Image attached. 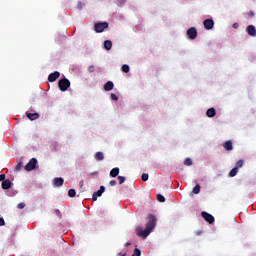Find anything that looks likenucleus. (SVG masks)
<instances>
[{
    "label": "nucleus",
    "instance_id": "nucleus-5",
    "mask_svg": "<svg viewBox=\"0 0 256 256\" xmlns=\"http://www.w3.org/2000/svg\"><path fill=\"white\" fill-rule=\"evenodd\" d=\"M201 217L204 219L207 223L213 224L215 223V217L213 215L209 214L208 212H201Z\"/></svg>",
    "mask_w": 256,
    "mask_h": 256
},
{
    "label": "nucleus",
    "instance_id": "nucleus-17",
    "mask_svg": "<svg viewBox=\"0 0 256 256\" xmlns=\"http://www.w3.org/2000/svg\"><path fill=\"white\" fill-rule=\"evenodd\" d=\"M94 158L96 159V161H103V159H105V155L103 154V152H96Z\"/></svg>",
    "mask_w": 256,
    "mask_h": 256
},
{
    "label": "nucleus",
    "instance_id": "nucleus-19",
    "mask_svg": "<svg viewBox=\"0 0 256 256\" xmlns=\"http://www.w3.org/2000/svg\"><path fill=\"white\" fill-rule=\"evenodd\" d=\"M119 175V168L116 167V168H113L111 171H110V177H117Z\"/></svg>",
    "mask_w": 256,
    "mask_h": 256
},
{
    "label": "nucleus",
    "instance_id": "nucleus-35",
    "mask_svg": "<svg viewBox=\"0 0 256 256\" xmlns=\"http://www.w3.org/2000/svg\"><path fill=\"white\" fill-rule=\"evenodd\" d=\"M83 5L84 4L81 1H79L77 4V9H80V10L83 9Z\"/></svg>",
    "mask_w": 256,
    "mask_h": 256
},
{
    "label": "nucleus",
    "instance_id": "nucleus-37",
    "mask_svg": "<svg viewBox=\"0 0 256 256\" xmlns=\"http://www.w3.org/2000/svg\"><path fill=\"white\" fill-rule=\"evenodd\" d=\"M249 17H255V13L253 11L248 12Z\"/></svg>",
    "mask_w": 256,
    "mask_h": 256
},
{
    "label": "nucleus",
    "instance_id": "nucleus-6",
    "mask_svg": "<svg viewBox=\"0 0 256 256\" xmlns=\"http://www.w3.org/2000/svg\"><path fill=\"white\" fill-rule=\"evenodd\" d=\"M186 35H187L188 39H191L192 41L194 39H197V28L192 27V28L188 29L186 32Z\"/></svg>",
    "mask_w": 256,
    "mask_h": 256
},
{
    "label": "nucleus",
    "instance_id": "nucleus-31",
    "mask_svg": "<svg viewBox=\"0 0 256 256\" xmlns=\"http://www.w3.org/2000/svg\"><path fill=\"white\" fill-rule=\"evenodd\" d=\"M110 97H111L112 101H119V97L117 95H115L114 93H112L110 95Z\"/></svg>",
    "mask_w": 256,
    "mask_h": 256
},
{
    "label": "nucleus",
    "instance_id": "nucleus-13",
    "mask_svg": "<svg viewBox=\"0 0 256 256\" xmlns=\"http://www.w3.org/2000/svg\"><path fill=\"white\" fill-rule=\"evenodd\" d=\"M114 87H115V84L112 81H108L106 84H104L105 91H113Z\"/></svg>",
    "mask_w": 256,
    "mask_h": 256
},
{
    "label": "nucleus",
    "instance_id": "nucleus-15",
    "mask_svg": "<svg viewBox=\"0 0 256 256\" xmlns=\"http://www.w3.org/2000/svg\"><path fill=\"white\" fill-rule=\"evenodd\" d=\"M206 115L207 117H215V115H217V111L215 110V108H209L206 111Z\"/></svg>",
    "mask_w": 256,
    "mask_h": 256
},
{
    "label": "nucleus",
    "instance_id": "nucleus-30",
    "mask_svg": "<svg viewBox=\"0 0 256 256\" xmlns=\"http://www.w3.org/2000/svg\"><path fill=\"white\" fill-rule=\"evenodd\" d=\"M141 179L142 181H149V174L147 173L142 174Z\"/></svg>",
    "mask_w": 256,
    "mask_h": 256
},
{
    "label": "nucleus",
    "instance_id": "nucleus-21",
    "mask_svg": "<svg viewBox=\"0 0 256 256\" xmlns=\"http://www.w3.org/2000/svg\"><path fill=\"white\" fill-rule=\"evenodd\" d=\"M121 71H122L123 73H129V71H131V68L129 67V65L124 64V65H122V67H121Z\"/></svg>",
    "mask_w": 256,
    "mask_h": 256
},
{
    "label": "nucleus",
    "instance_id": "nucleus-11",
    "mask_svg": "<svg viewBox=\"0 0 256 256\" xmlns=\"http://www.w3.org/2000/svg\"><path fill=\"white\" fill-rule=\"evenodd\" d=\"M63 183H65V180L63 178H54L53 179L54 187H62Z\"/></svg>",
    "mask_w": 256,
    "mask_h": 256
},
{
    "label": "nucleus",
    "instance_id": "nucleus-2",
    "mask_svg": "<svg viewBox=\"0 0 256 256\" xmlns=\"http://www.w3.org/2000/svg\"><path fill=\"white\" fill-rule=\"evenodd\" d=\"M58 87L60 91H67V89L71 87V82L67 78L60 79L58 82Z\"/></svg>",
    "mask_w": 256,
    "mask_h": 256
},
{
    "label": "nucleus",
    "instance_id": "nucleus-27",
    "mask_svg": "<svg viewBox=\"0 0 256 256\" xmlns=\"http://www.w3.org/2000/svg\"><path fill=\"white\" fill-rule=\"evenodd\" d=\"M21 169H23V162H19L16 167H15V171H21Z\"/></svg>",
    "mask_w": 256,
    "mask_h": 256
},
{
    "label": "nucleus",
    "instance_id": "nucleus-26",
    "mask_svg": "<svg viewBox=\"0 0 256 256\" xmlns=\"http://www.w3.org/2000/svg\"><path fill=\"white\" fill-rule=\"evenodd\" d=\"M127 178L125 176H118L119 185H123Z\"/></svg>",
    "mask_w": 256,
    "mask_h": 256
},
{
    "label": "nucleus",
    "instance_id": "nucleus-33",
    "mask_svg": "<svg viewBox=\"0 0 256 256\" xmlns=\"http://www.w3.org/2000/svg\"><path fill=\"white\" fill-rule=\"evenodd\" d=\"M109 184L111 187H115V185H117V180H111Z\"/></svg>",
    "mask_w": 256,
    "mask_h": 256
},
{
    "label": "nucleus",
    "instance_id": "nucleus-22",
    "mask_svg": "<svg viewBox=\"0 0 256 256\" xmlns=\"http://www.w3.org/2000/svg\"><path fill=\"white\" fill-rule=\"evenodd\" d=\"M237 173H239V170L234 167L230 172H229V176L230 177H235V175H237Z\"/></svg>",
    "mask_w": 256,
    "mask_h": 256
},
{
    "label": "nucleus",
    "instance_id": "nucleus-18",
    "mask_svg": "<svg viewBox=\"0 0 256 256\" xmlns=\"http://www.w3.org/2000/svg\"><path fill=\"white\" fill-rule=\"evenodd\" d=\"M2 189L4 190L11 189V180H4L2 182Z\"/></svg>",
    "mask_w": 256,
    "mask_h": 256
},
{
    "label": "nucleus",
    "instance_id": "nucleus-25",
    "mask_svg": "<svg viewBox=\"0 0 256 256\" xmlns=\"http://www.w3.org/2000/svg\"><path fill=\"white\" fill-rule=\"evenodd\" d=\"M244 163L245 162L243 160L237 161L236 165H235V168L238 169V170L241 169V167H243Z\"/></svg>",
    "mask_w": 256,
    "mask_h": 256
},
{
    "label": "nucleus",
    "instance_id": "nucleus-40",
    "mask_svg": "<svg viewBox=\"0 0 256 256\" xmlns=\"http://www.w3.org/2000/svg\"><path fill=\"white\" fill-rule=\"evenodd\" d=\"M129 245H131V243H129V242L124 244L125 247H129Z\"/></svg>",
    "mask_w": 256,
    "mask_h": 256
},
{
    "label": "nucleus",
    "instance_id": "nucleus-36",
    "mask_svg": "<svg viewBox=\"0 0 256 256\" xmlns=\"http://www.w3.org/2000/svg\"><path fill=\"white\" fill-rule=\"evenodd\" d=\"M5 225V219L0 218V227H3Z\"/></svg>",
    "mask_w": 256,
    "mask_h": 256
},
{
    "label": "nucleus",
    "instance_id": "nucleus-28",
    "mask_svg": "<svg viewBox=\"0 0 256 256\" xmlns=\"http://www.w3.org/2000/svg\"><path fill=\"white\" fill-rule=\"evenodd\" d=\"M68 195H69L70 197H75V195H77V192L75 191V189H70V190L68 191Z\"/></svg>",
    "mask_w": 256,
    "mask_h": 256
},
{
    "label": "nucleus",
    "instance_id": "nucleus-12",
    "mask_svg": "<svg viewBox=\"0 0 256 256\" xmlns=\"http://www.w3.org/2000/svg\"><path fill=\"white\" fill-rule=\"evenodd\" d=\"M223 147L225 151H233V142H231V140H228L223 143Z\"/></svg>",
    "mask_w": 256,
    "mask_h": 256
},
{
    "label": "nucleus",
    "instance_id": "nucleus-39",
    "mask_svg": "<svg viewBox=\"0 0 256 256\" xmlns=\"http://www.w3.org/2000/svg\"><path fill=\"white\" fill-rule=\"evenodd\" d=\"M239 28V24L238 23H234L233 24V29H238Z\"/></svg>",
    "mask_w": 256,
    "mask_h": 256
},
{
    "label": "nucleus",
    "instance_id": "nucleus-29",
    "mask_svg": "<svg viewBox=\"0 0 256 256\" xmlns=\"http://www.w3.org/2000/svg\"><path fill=\"white\" fill-rule=\"evenodd\" d=\"M132 256H141V250L139 248H135Z\"/></svg>",
    "mask_w": 256,
    "mask_h": 256
},
{
    "label": "nucleus",
    "instance_id": "nucleus-1",
    "mask_svg": "<svg viewBox=\"0 0 256 256\" xmlns=\"http://www.w3.org/2000/svg\"><path fill=\"white\" fill-rule=\"evenodd\" d=\"M155 227H157V218L155 217V215L150 214L148 215V222L146 224V228L143 230V228L138 227L136 229V235L138 237H143V239H147V237L151 235V231H153Z\"/></svg>",
    "mask_w": 256,
    "mask_h": 256
},
{
    "label": "nucleus",
    "instance_id": "nucleus-38",
    "mask_svg": "<svg viewBox=\"0 0 256 256\" xmlns=\"http://www.w3.org/2000/svg\"><path fill=\"white\" fill-rule=\"evenodd\" d=\"M0 181H5V174H0Z\"/></svg>",
    "mask_w": 256,
    "mask_h": 256
},
{
    "label": "nucleus",
    "instance_id": "nucleus-16",
    "mask_svg": "<svg viewBox=\"0 0 256 256\" xmlns=\"http://www.w3.org/2000/svg\"><path fill=\"white\" fill-rule=\"evenodd\" d=\"M113 47V42H111V40H105L104 41V48L107 51H111V48Z\"/></svg>",
    "mask_w": 256,
    "mask_h": 256
},
{
    "label": "nucleus",
    "instance_id": "nucleus-34",
    "mask_svg": "<svg viewBox=\"0 0 256 256\" xmlns=\"http://www.w3.org/2000/svg\"><path fill=\"white\" fill-rule=\"evenodd\" d=\"M18 209H25V203L21 202L17 205Z\"/></svg>",
    "mask_w": 256,
    "mask_h": 256
},
{
    "label": "nucleus",
    "instance_id": "nucleus-32",
    "mask_svg": "<svg viewBox=\"0 0 256 256\" xmlns=\"http://www.w3.org/2000/svg\"><path fill=\"white\" fill-rule=\"evenodd\" d=\"M89 73H95V66L91 65L88 67Z\"/></svg>",
    "mask_w": 256,
    "mask_h": 256
},
{
    "label": "nucleus",
    "instance_id": "nucleus-14",
    "mask_svg": "<svg viewBox=\"0 0 256 256\" xmlns=\"http://www.w3.org/2000/svg\"><path fill=\"white\" fill-rule=\"evenodd\" d=\"M26 116L30 119V121L39 119V113H26Z\"/></svg>",
    "mask_w": 256,
    "mask_h": 256
},
{
    "label": "nucleus",
    "instance_id": "nucleus-24",
    "mask_svg": "<svg viewBox=\"0 0 256 256\" xmlns=\"http://www.w3.org/2000/svg\"><path fill=\"white\" fill-rule=\"evenodd\" d=\"M156 199L159 201V203H165V196L161 194H157Z\"/></svg>",
    "mask_w": 256,
    "mask_h": 256
},
{
    "label": "nucleus",
    "instance_id": "nucleus-3",
    "mask_svg": "<svg viewBox=\"0 0 256 256\" xmlns=\"http://www.w3.org/2000/svg\"><path fill=\"white\" fill-rule=\"evenodd\" d=\"M108 27H109V23L98 22L94 25V31H96V33H103V31H105V29H107Z\"/></svg>",
    "mask_w": 256,
    "mask_h": 256
},
{
    "label": "nucleus",
    "instance_id": "nucleus-23",
    "mask_svg": "<svg viewBox=\"0 0 256 256\" xmlns=\"http://www.w3.org/2000/svg\"><path fill=\"white\" fill-rule=\"evenodd\" d=\"M184 165H185L186 167H190V165H193V160H191V158H186V159L184 160Z\"/></svg>",
    "mask_w": 256,
    "mask_h": 256
},
{
    "label": "nucleus",
    "instance_id": "nucleus-7",
    "mask_svg": "<svg viewBox=\"0 0 256 256\" xmlns=\"http://www.w3.org/2000/svg\"><path fill=\"white\" fill-rule=\"evenodd\" d=\"M203 25L206 31H211V29L215 27V22L213 21V19H206L204 20Z\"/></svg>",
    "mask_w": 256,
    "mask_h": 256
},
{
    "label": "nucleus",
    "instance_id": "nucleus-8",
    "mask_svg": "<svg viewBox=\"0 0 256 256\" xmlns=\"http://www.w3.org/2000/svg\"><path fill=\"white\" fill-rule=\"evenodd\" d=\"M59 77H61V73L59 71H55L54 73H51L48 76V81L50 83H55V81H57V79H59Z\"/></svg>",
    "mask_w": 256,
    "mask_h": 256
},
{
    "label": "nucleus",
    "instance_id": "nucleus-4",
    "mask_svg": "<svg viewBox=\"0 0 256 256\" xmlns=\"http://www.w3.org/2000/svg\"><path fill=\"white\" fill-rule=\"evenodd\" d=\"M37 167V158H32L29 162L25 165V171H33Z\"/></svg>",
    "mask_w": 256,
    "mask_h": 256
},
{
    "label": "nucleus",
    "instance_id": "nucleus-9",
    "mask_svg": "<svg viewBox=\"0 0 256 256\" xmlns=\"http://www.w3.org/2000/svg\"><path fill=\"white\" fill-rule=\"evenodd\" d=\"M105 193V186H100V189L93 193L92 201H97V197H101Z\"/></svg>",
    "mask_w": 256,
    "mask_h": 256
},
{
    "label": "nucleus",
    "instance_id": "nucleus-20",
    "mask_svg": "<svg viewBox=\"0 0 256 256\" xmlns=\"http://www.w3.org/2000/svg\"><path fill=\"white\" fill-rule=\"evenodd\" d=\"M192 193H193L194 195H199V193H201V185L197 184V185L193 188Z\"/></svg>",
    "mask_w": 256,
    "mask_h": 256
},
{
    "label": "nucleus",
    "instance_id": "nucleus-10",
    "mask_svg": "<svg viewBox=\"0 0 256 256\" xmlns=\"http://www.w3.org/2000/svg\"><path fill=\"white\" fill-rule=\"evenodd\" d=\"M246 32L248 33V35H250V37H256V29H255V26L249 25V26L246 28Z\"/></svg>",
    "mask_w": 256,
    "mask_h": 256
}]
</instances>
